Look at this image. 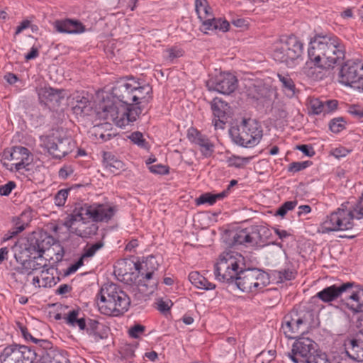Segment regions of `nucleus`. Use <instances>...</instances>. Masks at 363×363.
<instances>
[{
	"label": "nucleus",
	"instance_id": "obj_1",
	"mask_svg": "<svg viewBox=\"0 0 363 363\" xmlns=\"http://www.w3.org/2000/svg\"><path fill=\"white\" fill-rule=\"evenodd\" d=\"M308 62L303 72L314 81L326 77L328 69L340 64L345 56V48L342 40L332 35H315L309 42Z\"/></svg>",
	"mask_w": 363,
	"mask_h": 363
},
{
	"label": "nucleus",
	"instance_id": "obj_2",
	"mask_svg": "<svg viewBox=\"0 0 363 363\" xmlns=\"http://www.w3.org/2000/svg\"><path fill=\"white\" fill-rule=\"evenodd\" d=\"M116 211V206L108 203H78L66 217L64 225L71 233L82 238H89L97 233V223H108Z\"/></svg>",
	"mask_w": 363,
	"mask_h": 363
},
{
	"label": "nucleus",
	"instance_id": "obj_3",
	"mask_svg": "<svg viewBox=\"0 0 363 363\" xmlns=\"http://www.w3.org/2000/svg\"><path fill=\"white\" fill-rule=\"evenodd\" d=\"M97 306L100 312L106 315L118 316L128 310L130 298L116 284H104L98 294Z\"/></svg>",
	"mask_w": 363,
	"mask_h": 363
},
{
	"label": "nucleus",
	"instance_id": "obj_4",
	"mask_svg": "<svg viewBox=\"0 0 363 363\" xmlns=\"http://www.w3.org/2000/svg\"><path fill=\"white\" fill-rule=\"evenodd\" d=\"M363 218V194L352 209L338 208L328 216L321 225L323 233L347 230L353 227V219Z\"/></svg>",
	"mask_w": 363,
	"mask_h": 363
},
{
	"label": "nucleus",
	"instance_id": "obj_5",
	"mask_svg": "<svg viewBox=\"0 0 363 363\" xmlns=\"http://www.w3.org/2000/svg\"><path fill=\"white\" fill-rule=\"evenodd\" d=\"M303 45L294 35L283 36L273 45L272 57L286 67H294L301 57Z\"/></svg>",
	"mask_w": 363,
	"mask_h": 363
},
{
	"label": "nucleus",
	"instance_id": "obj_6",
	"mask_svg": "<svg viewBox=\"0 0 363 363\" xmlns=\"http://www.w3.org/2000/svg\"><path fill=\"white\" fill-rule=\"evenodd\" d=\"M243 257L238 252H223L215 266L214 273L216 279L223 282L235 284V279L242 268L240 264H243Z\"/></svg>",
	"mask_w": 363,
	"mask_h": 363
},
{
	"label": "nucleus",
	"instance_id": "obj_7",
	"mask_svg": "<svg viewBox=\"0 0 363 363\" xmlns=\"http://www.w3.org/2000/svg\"><path fill=\"white\" fill-rule=\"evenodd\" d=\"M230 133L236 144L245 147L255 146L263 135L261 125L252 118H244L237 128L230 130Z\"/></svg>",
	"mask_w": 363,
	"mask_h": 363
},
{
	"label": "nucleus",
	"instance_id": "obj_8",
	"mask_svg": "<svg viewBox=\"0 0 363 363\" xmlns=\"http://www.w3.org/2000/svg\"><path fill=\"white\" fill-rule=\"evenodd\" d=\"M269 284L267 273L257 268L241 269L235 279V285L243 292H256Z\"/></svg>",
	"mask_w": 363,
	"mask_h": 363
},
{
	"label": "nucleus",
	"instance_id": "obj_9",
	"mask_svg": "<svg viewBox=\"0 0 363 363\" xmlns=\"http://www.w3.org/2000/svg\"><path fill=\"white\" fill-rule=\"evenodd\" d=\"M313 314L307 311L303 314L293 312L284 316L281 329L289 339H294L298 335L304 334L311 326Z\"/></svg>",
	"mask_w": 363,
	"mask_h": 363
},
{
	"label": "nucleus",
	"instance_id": "obj_10",
	"mask_svg": "<svg viewBox=\"0 0 363 363\" xmlns=\"http://www.w3.org/2000/svg\"><path fill=\"white\" fill-rule=\"evenodd\" d=\"M41 146L48 150L53 157L61 159L73 151L75 143L70 138L65 135H52L40 137Z\"/></svg>",
	"mask_w": 363,
	"mask_h": 363
},
{
	"label": "nucleus",
	"instance_id": "obj_11",
	"mask_svg": "<svg viewBox=\"0 0 363 363\" xmlns=\"http://www.w3.org/2000/svg\"><path fill=\"white\" fill-rule=\"evenodd\" d=\"M54 238L47 233H33L26 241L21 244L19 250L15 254L26 255H41L53 245Z\"/></svg>",
	"mask_w": 363,
	"mask_h": 363
},
{
	"label": "nucleus",
	"instance_id": "obj_12",
	"mask_svg": "<svg viewBox=\"0 0 363 363\" xmlns=\"http://www.w3.org/2000/svg\"><path fill=\"white\" fill-rule=\"evenodd\" d=\"M54 238L47 233H33L26 241L21 244L19 250L15 254L26 255H41L53 245Z\"/></svg>",
	"mask_w": 363,
	"mask_h": 363
},
{
	"label": "nucleus",
	"instance_id": "obj_13",
	"mask_svg": "<svg viewBox=\"0 0 363 363\" xmlns=\"http://www.w3.org/2000/svg\"><path fill=\"white\" fill-rule=\"evenodd\" d=\"M338 81L346 86L360 89L363 84V60H349L340 69Z\"/></svg>",
	"mask_w": 363,
	"mask_h": 363
},
{
	"label": "nucleus",
	"instance_id": "obj_14",
	"mask_svg": "<svg viewBox=\"0 0 363 363\" xmlns=\"http://www.w3.org/2000/svg\"><path fill=\"white\" fill-rule=\"evenodd\" d=\"M125 106L126 108L123 112H121L114 104L104 105L101 108L106 113V118L110 117L118 126L123 127L135 121L143 108L141 106L135 105L134 103Z\"/></svg>",
	"mask_w": 363,
	"mask_h": 363
},
{
	"label": "nucleus",
	"instance_id": "obj_15",
	"mask_svg": "<svg viewBox=\"0 0 363 363\" xmlns=\"http://www.w3.org/2000/svg\"><path fill=\"white\" fill-rule=\"evenodd\" d=\"M36 357L37 353L34 349L13 344L4 349L0 360L1 363H35Z\"/></svg>",
	"mask_w": 363,
	"mask_h": 363
},
{
	"label": "nucleus",
	"instance_id": "obj_16",
	"mask_svg": "<svg viewBox=\"0 0 363 363\" xmlns=\"http://www.w3.org/2000/svg\"><path fill=\"white\" fill-rule=\"evenodd\" d=\"M317 346L311 339L301 337L294 342L291 352L288 355L294 363H306L317 352Z\"/></svg>",
	"mask_w": 363,
	"mask_h": 363
},
{
	"label": "nucleus",
	"instance_id": "obj_17",
	"mask_svg": "<svg viewBox=\"0 0 363 363\" xmlns=\"http://www.w3.org/2000/svg\"><path fill=\"white\" fill-rule=\"evenodd\" d=\"M79 313V309H74L69 311L64 318L66 323L73 327L78 326L80 330L86 329L87 333L90 336H92L96 342L103 339L104 337L97 331L99 325V321L93 319H89L86 322L83 318H78Z\"/></svg>",
	"mask_w": 363,
	"mask_h": 363
},
{
	"label": "nucleus",
	"instance_id": "obj_18",
	"mask_svg": "<svg viewBox=\"0 0 363 363\" xmlns=\"http://www.w3.org/2000/svg\"><path fill=\"white\" fill-rule=\"evenodd\" d=\"M136 85V80L134 78L121 79L112 87L111 94L118 102L131 105L133 90Z\"/></svg>",
	"mask_w": 363,
	"mask_h": 363
},
{
	"label": "nucleus",
	"instance_id": "obj_19",
	"mask_svg": "<svg viewBox=\"0 0 363 363\" xmlns=\"http://www.w3.org/2000/svg\"><path fill=\"white\" fill-rule=\"evenodd\" d=\"M209 90H214L223 94H230L238 87L237 78L230 73H220L206 82Z\"/></svg>",
	"mask_w": 363,
	"mask_h": 363
},
{
	"label": "nucleus",
	"instance_id": "obj_20",
	"mask_svg": "<svg viewBox=\"0 0 363 363\" xmlns=\"http://www.w3.org/2000/svg\"><path fill=\"white\" fill-rule=\"evenodd\" d=\"M15 259L20 264L15 268L16 272L11 274L13 279L19 280L22 284H26L28 277L33 273L34 258L32 255L15 254Z\"/></svg>",
	"mask_w": 363,
	"mask_h": 363
},
{
	"label": "nucleus",
	"instance_id": "obj_21",
	"mask_svg": "<svg viewBox=\"0 0 363 363\" xmlns=\"http://www.w3.org/2000/svg\"><path fill=\"white\" fill-rule=\"evenodd\" d=\"M189 140L199 147L201 155L205 157H211L215 149L214 144L209 138L199 132L198 130L191 128L188 130Z\"/></svg>",
	"mask_w": 363,
	"mask_h": 363
},
{
	"label": "nucleus",
	"instance_id": "obj_22",
	"mask_svg": "<svg viewBox=\"0 0 363 363\" xmlns=\"http://www.w3.org/2000/svg\"><path fill=\"white\" fill-rule=\"evenodd\" d=\"M211 110L214 116L213 123L216 129H223L228 119L230 110L228 104L221 99L216 97L211 103Z\"/></svg>",
	"mask_w": 363,
	"mask_h": 363
},
{
	"label": "nucleus",
	"instance_id": "obj_23",
	"mask_svg": "<svg viewBox=\"0 0 363 363\" xmlns=\"http://www.w3.org/2000/svg\"><path fill=\"white\" fill-rule=\"evenodd\" d=\"M261 236L257 228L251 227L241 229L233 233L231 245L235 247L240 245L257 244Z\"/></svg>",
	"mask_w": 363,
	"mask_h": 363
},
{
	"label": "nucleus",
	"instance_id": "obj_24",
	"mask_svg": "<svg viewBox=\"0 0 363 363\" xmlns=\"http://www.w3.org/2000/svg\"><path fill=\"white\" fill-rule=\"evenodd\" d=\"M353 284L352 282H347L340 286L332 285L319 291L316 296L323 302H330L340 297L348 289L352 288Z\"/></svg>",
	"mask_w": 363,
	"mask_h": 363
},
{
	"label": "nucleus",
	"instance_id": "obj_25",
	"mask_svg": "<svg viewBox=\"0 0 363 363\" xmlns=\"http://www.w3.org/2000/svg\"><path fill=\"white\" fill-rule=\"evenodd\" d=\"M10 160L13 161L12 165L16 171L25 169L30 164V152L24 147L16 146L10 153Z\"/></svg>",
	"mask_w": 363,
	"mask_h": 363
},
{
	"label": "nucleus",
	"instance_id": "obj_26",
	"mask_svg": "<svg viewBox=\"0 0 363 363\" xmlns=\"http://www.w3.org/2000/svg\"><path fill=\"white\" fill-rule=\"evenodd\" d=\"M136 84L133 90L132 104L144 107L152 99V89L148 84L141 85L137 80Z\"/></svg>",
	"mask_w": 363,
	"mask_h": 363
},
{
	"label": "nucleus",
	"instance_id": "obj_27",
	"mask_svg": "<svg viewBox=\"0 0 363 363\" xmlns=\"http://www.w3.org/2000/svg\"><path fill=\"white\" fill-rule=\"evenodd\" d=\"M344 347L346 354L350 359L357 362H363V345L358 339L345 340Z\"/></svg>",
	"mask_w": 363,
	"mask_h": 363
},
{
	"label": "nucleus",
	"instance_id": "obj_28",
	"mask_svg": "<svg viewBox=\"0 0 363 363\" xmlns=\"http://www.w3.org/2000/svg\"><path fill=\"white\" fill-rule=\"evenodd\" d=\"M55 28L60 33L69 34L82 33L85 30L84 26L82 23L70 19L57 21L55 23Z\"/></svg>",
	"mask_w": 363,
	"mask_h": 363
},
{
	"label": "nucleus",
	"instance_id": "obj_29",
	"mask_svg": "<svg viewBox=\"0 0 363 363\" xmlns=\"http://www.w3.org/2000/svg\"><path fill=\"white\" fill-rule=\"evenodd\" d=\"M39 95L46 100L45 104L52 108L59 106L61 100L63 99L61 90L51 87L42 89Z\"/></svg>",
	"mask_w": 363,
	"mask_h": 363
},
{
	"label": "nucleus",
	"instance_id": "obj_30",
	"mask_svg": "<svg viewBox=\"0 0 363 363\" xmlns=\"http://www.w3.org/2000/svg\"><path fill=\"white\" fill-rule=\"evenodd\" d=\"M345 305L354 313H363V289L350 295L346 298Z\"/></svg>",
	"mask_w": 363,
	"mask_h": 363
},
{
	"label": "nucleus",
	"instance_id": "obj_31",
	"mask_svg": "<svg viewBox=\"0 0 363 363\" xmlns=\"http://www.w3.org/2000/svg\"><path fill=\"white\" fill-rule=\"evenodd\" d=\"M72 100V110L74 113L79 116H84L88 114V112L90 110V102L88 97L84 96V94H80L77 93L73 96Z\"/></svg>",
	"mask_w": 363,
	"mask_h": 363
},
{
	"label": "nucleus",
	"instance_id": "obj_32",
	"mask_svg": "<svg viewBox=\"0 0 363 363\" xmlns=\"http://www.w3.org/2000/svg\"><path fill=\"white\" fill-rule=\"evenodd\" d=\"M103 159L104 165L111 173L117 174L120 171L124 169L123 162L111 152H104Z\"/></svg>",
	"mask_w": 363,
	"mask_h": 363
},
{
	"label": "nucleus",
	"instance_id": "obj_33",
	"mask_svg": "<svg viewBox=\"0 0 363 363\" xmlns=\"http://www.w3.org/2000/svg\"><path fill=\"white\" fill-rule=\"evenodd\" d=\"M189 279L192 284L196 287L204 289V290H212L216 288V285L201 275L198 272H191L189 274Z\"/></svg>",
	"mask_w": 363,
	"mask_h": 363
},
{
	"label": "nucleus",
	"instance_id": "obj_34",
	"mask_svg": "<svg viewBox=\"0 0 363 363\" xmlns=\"http://www.w3.org/2000/svg\"><path fill=\"white\" fill-rule=\"evenodd\" d=\"M203 26L206 30H219L225 32L228 30L230 23L228 21L223 20L220 18H210L203 20Z\"/></svg>",
	"mask_w": 363,
	"mask_h": 363
},
{
	"label": "nucleus",
	"instance_id": "obj_35",
	"mask_svg": "<svg viewBox=\"0 0 363 363\" xmlns=\"http://www.w3.org/2000/svg\"><path fill=\"white\" fill-rule=\"evenodd\" d=\"M56 272L57 269L54 267H49L46 269L41 270L40 277L42 287H52L60 281V277L55 276Z\"/></svg>",
	"mask_w": 363,
	"mask_h": 363
},
{
	"label": "nucleus",
	"instance_id": "obj_36",
	"mask_svg": "<svg viewBox=\"0 0 363 363\" xmlns=\"http://www.w3.org/2000/svg\"><path fill=\"white\" fill-rule=\"evenodd\" d=\"M32 216L30 211H24L15 220L14 227L13 228V235H18L25 230L31 221Z\"/></svg>",
	"mask_w": 363,
	"mask_h": 363
},
{
	"label": "nucleus",
	"instance_id": "obj_37",
	"mask_svg": "<svg viewBox=\"0 0 363 363\" xmlns=\"http://www.w3.org/2000/svg\"><path fill=\"white\" fill-rule=\"evenodd\" d=\"M277 77L281 83V87L284 91L289 96L295 94V84L289 74H277Z\"/></svg>",
	"mask_w": 363,
	"mask_h": 363
},
{
	"label": "nucleus",
	"instance_id": "obj_38",
	"mask_svg": "<svg viewBox=\"0 0 363 363\" xmlns=\"http://www.w3.org/2000/svg\"><path fill=\"white\" fill-rule=\"evenodd\" d=\"M267 92L268 90L264 86L253 84L249 87L247 95L255 100H259L266 97Z\"/></svg>",
	"mask_w": 363,
	"mask_h": 363
},
{
	"label": "nucleus",
	"instance_id": "obj_39",
	"mask_svg": "<svg viewBox=\"0 0 363 363\" xmlns=\"http://www.w3.org/2000/svg\"><path fill=\"white\" fill-rule=\"evenodd\" d=\"M155 260V257L149 256L146 257L145 260H143V262H135L134 267L135 270L138 273V276L142 277L145 274V272H148L150 270V266H152V264H155L154 263Z\"/></svg>",
	"mask_w": 363,
	"mask_h": 363
},
{
	"label": "nucleus",
	"instance_id": "obj_40",
	"mask_svg": "<svg viewBox=\"0 0 363 363\" xmlns=\"http://www.w3.org/2000/svg\"><path fill=\"white\" fill-rule=\"evenodd\" d=\"M209 6L207 0H196L195 9L199 16V18L206 19V18L209 16L208 9Z\"/></svg>",
	"mask_w": 363,
	"mask_h": 363
},
{
	"label": "nucleus",
	"instance_id": "obj_41",
	"mask_svg": "<svg viewBox=\"0 0 363 363\" xmlns=\"http://www.w3.org/2000/svg\"><path fill=\"white\" fill-rule=\"evenodd\" d=\"M345 121L343 117H338L332 119L329 123L330 130L335 133H338L345 129Z\"/></svg>",
	"mask_w": 363,
	"mask_h": 363
},
{
	"label": "nucleus",
	"instance_id": "obj_42",
	"mask_svg": "<svg viewBox=\"0 0 363 363\" xmlns=\"http://www.w3.org/2000/svg\"><path fill=\"white\" fill-rule=\"evenodd\" d=\"M164 53L165 60L172 62L174 59L182 57L184 51L177 47H172L166 49Z\"/></svg>",
	"mask_w": 363,
	"mask_h": 363
},
{
	"label": "nucleus",
	"instance_id": "obj_43",
	"mask_svg": "<svg viewBox=\"0 0 363 363\" xmlns=\"http://www.w3.org/2000/svg\"><path fill=\"white\" fill-rule=\"evenodd\" d=\"M129 138L134 144H136L140 147L147 149L148 143L144 139L143 135L140 132L135 131L132 133L129 136Z\"/></svg>",
	"mask_w": 363,
	"mask_h": 363
},
{
	"label": "nucleus",
	"instance_id": "obj_44",
	"mask_svg": "<svg viewBox=\"0 0 363 363\" xmlns=\"http://www.w3.org/2000/svg\"><path fill=\"white\" fill-rule=\"evenodd\" d=\"M250 157H242L239 156H233L228 158V163L229 167H235L240 168L245 164L248 163L250 160Z\"/></svg>",
	"mask_w": 363,
	"mask_h": 363
},
{
	"label": "nucleus",
	"instance_id": "obj_45",
	"mask_svg": "<svg viewBox=\"0 0 363 363\" xmlns=\"http://www.w3.org/2000/svg\"><path fill=\"white\" fill-rule=\"evenodd\" d=\"M311 164L312 162L311 161L294 162L289 164L288 167V172L296 173L298 172L305 169Z\"/></svg>",
	"mask_w": 363,
	"mask_h": 363
},
{
	"label": "nucleus",
	"instance_id": "obj_46",
	"mask_svg": "<svg viewBox=\"0 0 363 363\" xmlns=\"http://www.w3.org/2000/svg\"><path fill=\"white\" fill-rule=\"evenodd\" d=\"M71 188L64 189L58 191L55 196V203L57 206H63L65 203L69 192L71 191Z\"/></svg>",
	"mask_w": 363,
	"mask_h": 363
},
{
	"label": "nucleus",
	"instance_id": "obj_47",
	"mask_svg": "<svg viewBox=\"0 0 363 363\" xmlns=\"http://www.w3.org/2000/svg\"><path fill=\"white\" fill-rule=\"evenodd\" d=\"M103 246L104 243L102 242H98L91 245V246L86 247L84 250L82 258L93 257L96 252V251L100 250Z\"/></svg>",
	"mask_w": 363,
	"mask_h": 363
},
{
	"label": "nucleus",
	"instance_id": "obj_48",
	"mask_svg": "<svg viewBox=\"0 0 363 363\" xmlns=\"http://www.w3.org/2000/svg\"><path fill=\"white\" fill-rule=\"evenodd\" d=\"M310 106L311 112L315 115L320 113L324 114V101L319 100L318 99H312L310 102Z\"/></svg>",
	"mask_w": 363,
	"mask_h": 363
},
{
	"label": "nucleus",
	"instance_id": "obj_49",
	"mask_svg": "<svg viewBox=\"0 0 363 363\" xmlns=\"http://www.w3.org/2000/svg\"><path fill=\"white\" fill-rule=\"evenodd\" d=\"M197 206L208 203L211 206L215 203L214 196L211 193H206L201 194L199 198L195 200Z\"/></svg>",
	"mask_w": 363,
	"mask_h": 363
},
{
	"label": "nucleus",
	"instance_id": "obj_50",
	"mask_svg": "<svg viewBox=\"0 0 363 363\" xmlns=\"http://www.w3.org/2000/svg\"><path fill=\"white\" fill-rule=\"evenodd\" d=\"M22 335L23 337L28 340H30L32 342L35 343H40V346H43L44 345H48L49 342L47 340H38L35 337H33L28 331V329L26 327L21 326L20 328Z\"/></svg>",
	"mask_w": 363,
	"mask_h": 363
},
{
	"label": "nucleus",
	"instance_id": "obj_51",
	"mask_svg": "<svg viewBox=\"0 0 363 363\" xmlns=\"http://www.w3.org/2000/svg\"><path fill=\"white\" fill-rule=\"evenodd\" d=\"M306 363H330L327 358L325 354L318 353L313 354Z\"/></svg>",
	"mask_w": 363,
	"mask_h": 363
},
{
	"label": "nucleus",
	"instance_id": "obj_52",
	"mask_svg": "<svg viewBox=\"0 0 363 363\" xmlns=\"http://www.w3.org/2000/svg\"><path fill=\"white\" fill-rule=\"evenodd\" d=\"M16 186L15 182L9 181L4 185L0 186V195L4 196H9L13 189Z\"/></svg>",
	"mask_w": 363,
	"mask_h": 363
},
{
	"label": "nucleus",
	"instance_id": "obj_53",
	"mask_svg": "<svg viewBox=\"0 0 363 363\" xmlns=\"http://www.w3.org/2000/svg\"><path fill=\"white\" fill-rule=\"evenodd\" d=\"M33 258L35 266L33 268V272L38 270L45 269L44 268L46 267V260L43 257V255L33 256Z\"/></svg>",
	"mask_w": 363,
	"mask_h": 363
},
{
	"label": "nucleus",
	"instance_id": "obj_54",
	"mask_svg": "<svg viewBox=\"0 0 363 363\" xmlns=\"http://www.w3.org/2000/svg\"><path fill=\"white\" fill-rule=\"evenodd\" d=\"M149 169L151 172L157 174H167L169 173V168L160 164L151 165L149 167Z\"/></svg>",
	"mask_w": 363,
	"mask_h": 363
},
{
	"label": "nucleus",
	"instance_id": "obj_55",
	"mask_svg": "<svg viewBox=\"0 0 363 363\" xmlns=\"http://www.w3.org/2000/svg\"><path fill=\"white\" fill-rule=\"evenodd\" d=\"M102 126L101 125H98L96 127H95L94 128V135L95 136L99 138V139H101L102 141H106V140H108L111 138L112 137V135L109 133H104L102 131Z\"/></svg>",
	"mask_w": 363,
	"mask_h": 363
},
{
	"label": "nucleus",
	"instance_id": "obj_56",
	"mask_svg": "<svg viewBox=\"0 0 363 363\" xmlns=\"http://www.w3.org/2000/svg\"><path fill=\"white\" fill-rule=\"evenodd\" d=\"M145 326L137 324L129 329L128 333L131 337L138 338L145 331Z\"/></svg>",
	"mask_w": 363,
	"mask_h": 363
},
{
	"label": "nucleus",
	"instance_id": "obj_57",
	"mask_svg": "<svg viewBox=\"0 0 363 363\" xmlns=\"http://www.w3.org/2000/svg\"><path fill=\"white\" fill-rule=\"evenodd\" d=\"M338 106V101L337 100H326L324 101V115L330 113L333 111L336 110Z\"/></svg>",
	"mask_w": 363,
	"mask_h": 363
},
{
	"label": "nucleus",
	"instance_id": "obj_58",
	"mask_svg": "<svg viewBox=\"0 0 363 363\" xmlns=\"http://www.w3.org/2000/svg\"><path fill=\"white\" fill-rule=\"evenodd\" d=\"M74 172V169L72 166H64L60 169L58 174L61 179H66Z\"/></svg>",
	"mask_w": 363,
	"mask_h": 363
},
{
	"label": "nucleus",
	"instance_id": "obj_59",
	"mask_svg": "<svg viewBox=\"0 0 363 363\" xmlns=\"http://www.w3.org/2000/svg\"><path fill=\"white\" fill-rule=\"evenodd\" d=\"M157 268V264H152V266H150V270L145 272L143 276L140 277V281H143L145 283L151 280Z\"/></svg>",
	"mask_w": 363,
	"mask_h": 363
},
{
	"label": "nucleus",
	"instance_id": "obj_60",
	"mask_svg": "<svg viewBox=\"0 0 363 363\" xmlns=\"http://www.w3.org/2000/svg\"><path fill=\"white\" fill-rule=\"evenodd\" d=\"M348 113L356 118H363V108L357 106H352L348 109Z\"/></svg>",
	"mask_w": 363,
	"mask_h": 363
},
{
	"label": "nucleus",
	"instance_id": "obj_61",
	"mask_svg": "<svg viewBox=\"0 0 363 363\" xmlns=\"http://www.w3.org/2000/svg\"><path fill=\"white\" fill-rule=\"evenodd\" d=\"M296 148L308 157H313L315 155L313 148L308 145H298Z\"/></svg>",
	"mask_w": 363,
	"mask_h": 363
},
{
	"label": "nucleus",
	"instance_id": "obj_62",
	"mask_svg": "<svg viewBox=\"0 0 363 363\" xmlns=\"http://www.w3.org/2000/svg\"><path fill=\"white\" fill-rule=\"evenodd\" d=\"M50 363H69V359L61 353H55Z\"/></svg>",
	"mask_w": 363,
	"mask_h": 363
},
{
	"label": "nucleus",
	"instance_id": "obj_63",
	"mask_svg": "<svg viewBox=\"0 0 363 363\" xmlns=\"http://www.w3.org/2000/svg\"><path fill=\"white\" fill-rule=\"evenodd\" d=\"M349 152L350 151L348 150H347L346 148H345L343 147H340L335 148L332 151V155L336 158H340V157H345L349 153Z\"/></svg>",
	"mask_w": 363,
	"mask_h": 363
},
{
	"label": "nucleus",
	"instance_id": "obj_64",
	"mask_svg": "<svg viewBox=\"0 0 363 363\" xmlns=\"http://www.w3.org/2000/svg\"><path fill=\"white\" fill-rule=\"evenodd\" d=\"M275 116L279 119H285L288 116V113L284 106L274 108Z\"/></svg>",
	"mask_w": 363,
	"mask_h": 363
}]
</instances>
